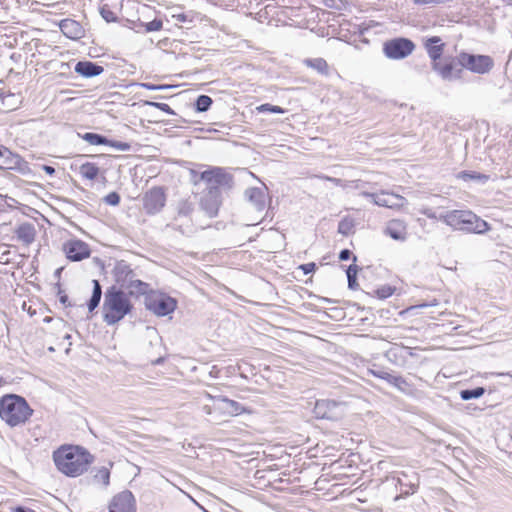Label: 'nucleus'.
<instances>
[{
	"instance_id": "aec40b11",
	"label": "nucleus",
	"mask_w": 512,
	"mask_h": 512,
	"mask_svg": "<svg viewBox=\"0 0 512 512\" xmlns=\"http://www.w3.org/2000/svg\"><path fill=\"white\" fill-rule=\"evenodd\" d=\"M245 198L257 210L263 211L266 205V194L264 189L258 187H250L245 190Z\"/></svg>"
},
{
	"instance_id": "f3484780",
	"label": "nucleus",
	"mask_w": 512,
	"mask_h": 512,
	"mask_svg": "<svg viewBox=\"0 0 512 512\" xmlns=\"http://www.w3.org/2000/svg\"><path fill=\"white\" fill-rule=\"evenodd\" d=\"M14 233L18 241L29 246L35 241L37 231L33 223L24 222L15 228Z\"/></svg>"
},
{
	"instance_id": "a878e982",
	"label": "nucleus",
	"mask_w": 512,
	"mask_h": 512,
	"mask_svg": "<svg viewBox=\"0 0 512 512\" xmlns=\"http://www.w3.org/2000/svg\"><path fill=\"white\" fill-rule=\"evenodd\" d=\"M114 275L116 282L121 284V286H125L133 278L134 273L129 264L125 261H120L115 266Z\"/></svg>"
},
{
	"instance_id": "f03ea898",
	"label": "nucleus",
	"mask_w": 512,
	"mask_h": 512,
	"mask_svg": "<svg viewBox=\"0 0 512 512\" xmlns=\"http://www.w3.org/2000/svg\"><path fill=\"white\" fill-rule=\"evenodd\" d=\"M133 308L128 295L116 286L109 287L102 305L103 321L107 325L120 322Z\"/></svg>"
},
{
	"instance_id": "5fc2aeb1",
	"label": "nucleus",
	"mask_w": 512,
	"mask_h": 512,
	"mask_svg": "<svg viewBox=\"0 0 512 512\" xmlns=\"http://www.w3.org/2000/svg\"><path fill=\"white\" fill-rule=\"evenodd\" d=\"M320 178L327 180L329 182H332L335 185H342V180L339 178H334V177H330V176H321Z\"/></svg>"
},
{
	"instance_id": "ea45409f",
	"label": "nucleus",
	"mask_w": 512,
	"mask_h": 512,
	"mask_svg": "<svg viewBox=\"0 0 512 512\" xmlns=\"http://www.w3.org/2000/svg\"><path fill=\"white\" fill-rule=\"evenodd\" d=\"M194 208L192 203L183 201L179 204L178 214L180 216H189L193 212Z\"/></svg>"
},
{
	"instance_id": "f704fd0d",
	"label": "nucleus",
	"mask_w": 512,
	"mask_h": 512,
	"mask_svg": "<svg viewBox=\"0 0 512 512\" xmlns=\"http://www.w3.org/2000/svg\"><path fill=\"white\" fill-rule=\"evenodd\" d=\"M212 103L211 97L200 95L196 100L195 107L198 112H206L211 107Z\"/></svg>"
},
{
	"instance_id": "39448f33",
	"label": "nucleus",
	"mask_w": 512,
	"mask_h": 512,
	"mask_svg": "<svg viewBox=\"0 0 512 512\" xmlns=\"http://www.w3.org/2000/svg\"><path fill=\"white\" fill-rule=\"evenodd\" d=\"M456 59L463 70L466 69L476 74H487L494 67V60L489 55H476L462 51L456 56Z\"/></svg>"
},
{
	"instance_id": "2eb2a0df",
	"label": "nucleus",
	"mask_w": 512,
	"mask_h": 512,
	"mask_svg": "<svg viewBox=\"0 0 512 512\" xmlns=\"http://www.w3.org/2000/svg\"><path fill=\"white\" fill-rule=\"evenodd\" d=\"M221 205V194L216 190L214 192L205 191L200 200V207L209 218L217 216L219 207Z\"/></svg>"
},
{
	"instance_id": "4468645a",
	"label": "nucleus",
	"mask_w": 512,
	"mask_h": 512,
	"mask_svg": "<svg viewBox=\"0 0 512 512\" xmlns=\"http://www.w3.org/2000/svg\"><path fill=\"white\" fill-rule=\"evenodd\" d=\"M469 216H465V220L462 222L461 231H465L467 233H475V234H483L490 230V225L480 217H478L475 213L470 210H467Z\"/></svg>"
},
{
	"instance_id": "72a5a7b5",
	"label": "nucleus",
	"mask_w": 512,
	"mask_h": 512,
	"mask_svg": "<svg viewBox=\"0 0 512 512\" xmlns=\"http://www.w3.org/2000/svg\"><path fill=\"white\" fill-rule=\"evenodd\" d=\"M358 273V267L355 264H352L346 270L347 279H348V287L352 290H355L358 286L356 277Z\"/></svg>"
},
{
	"instance_id": "bb28decb",
	"label": "nucleus",
	"mask_w": 512,
	"mask_h": 512,
	"mask_svg": "<svg viewBox=\"0 0 512 512\" xmlns=\"http://www.w3.org/2000/svg\"><path fill=\"white\" fill-rule=\"evenodd\" d=\"M217 402H219V409L224 410L229 415H239L243 412L244 408L243 406L238 403L237 401L228 399L226 397H215L214 398Z\"/></svg>"
},
{
	"instance_id": "680f3d73",
	"label": "nucleus",
	"mask_w": 512,
	"mask_h": 512,
	"mask_svg": "<svg viewBox=\"0 0 512 512\" xmlns=\"http://www.w3.org/2000/svg\"><path fill=\"white\" fill-rule=\"evenodd\" d=\"M376 197H379V194H377V193H372V196H371V197H369V199H370V200L375 204V199H376Z\"/></svg>"
},
{
	"instance_id": "09e8293b",
	"label": "nucleus",
	"mask_w": 512,
	"mask_h": 512,
	"mask_svg": "<svg viewBox=\"0 0 512 512\" xmlns=\"http://www.w3.org/2000/svg\"><path fill=\"white\" fill-rule=\"evenodd\" d=\"M447 0H413L415 5H430L435 6L438 4L445 3Z\"/></svg>"
},
{
	"instance_id": "9b49d317",
	"label": "nucleus",
	"mask_w": 512,
	"mask_h": 512,
	"mask_svg": "<svg viewBox=\"0 0 512 512\" xmlns=\"http://www.w3.org/2000/svg\"><path fill=\"white\" fill-rule=\"evenodd\" d=\"M313 413L318 419L337 420L341 417L342 411L336 401L322 399L315 403Z\"/></svg>"
},
{
	"instance_id": "6e6d98bb",
	"label": "nucleus",
	"mask_w": 512,
	"mask_h": 512,
	"mask_svg": "<svg viewBox=\"0 0 512 512\" xmlns=\"http://www.w3.org/2000/svg\"><path fill=\"white\" fill-rule=\"evenodd\" d=\"M101 14L106 21H111L113 12L102 9Z\"/></svg>"
},
{
	"instance_id": "7ed1b4c3",
	"label": "nucleus",
	"mask_w": 512,
	"mask_h": 512,
	"mask_svg": "<svg viewBox=\"0 0 512 512\" xmlns=\"http://www.w3.org/2000/svg\"><path fill=\"white\" fill-rule=\"evenodd\" d=\"M33 414L25 398L16 394H7L0 398V417L9 426L24 424Z\"/></svg>"
},
{
	"instance_id": "c756f323",
	"label": "nucleus",
	"mask_w": 512,
	"mask_h": 512,
	"mask_svg": "<svg viewBox=\"0 0 512 512\" xmlns=\"http://www.w3.org/2000/svg\"><path fill=\"white\" fill-rule=\"evenodd\" d=\"M82 139L88 142L90 145H106L109 143V139L103 135L87 132L82 136Z\"/></svg>"
},
{
	"instance_id": "c85d7f7f",
	"label": "nucleus",
	"mask_w": 512,
	"mask_h": 512,
	"mask_svg": "<svg viewBox=\"0 0 512 512\" xmlns=\"http://www.w3.org/2000/svg\"><path fill=\"white\" fill-rule=\"evenodd\" d=\"M82 177L88 180H95L99 174V167L95 163L86 162L79 168Z\"/></svg>"
},
{
	"instance_id": "1a4fd4ad",
	"label": "nucleus",
	"mask_w": 512,
	"mask_h": 512,
	"mask_svg": "<svg viewBox=\"0 0 512 512\" xmlns=\"http://www.w3.org/2000/svg\"><path fill=\"white\" fill-rule=\"evenodd\" d=\"M143 209L149 215L159 213L166 203V195L162 187H152L143 196Z\"/></svg>"
},
{
	"instance_id": "a211bd4d",
	"label": "nucleus",
	"mask_w": 512,
	"mask_h": 512,
	"mask_svg": "<svg viewBox=\"0 0 512 512\" xmlns=\"http://www.w3.org/2000/svg\"><path fill=\"white\" fill-rule=\"evenodd\" d=\"M405 203L406 200L404 197L385 191H382L379 197L375 199V205L392 209H399L403 207Z\"/></svg>"
},
{
	"instance_id": "49530a36",
	"label": "nucleus",
	"mask_w": 512,
	"mask_h": 512,
	"mask_svg": "<svg viewBox=\"0 0 512 512\" xmlns=\"http://www.w3.org/2000/svg\"><path fill=\"white\" fill-rule=\"evenodd\" d=\"M107 145L114 147L119 151H128L130 149V145L128 143L121 141L109 140V143Z\"/></svg>"
},
{
	"instance_id": "c9c22d12",
	"label": "nucleus",
	"mask_w": 512,
	"mask_h": 512,
	"mask_svg": "<svg viewBox=\"0 0 512 512\" xmlns=\"http://www.w3.org/2000/svg\"><path fill=\"white\" fill-rule=\"evenodd\" d=\"M459 177L464 179V180H477V181H480L482 183H485L489 179L488 175L481 174V173H478V172H470V171H462V172H460Z\"/></svg>"
},
{
	"instance_id": "8fccbe9b",
	"label": "nucleus",
	"mask_w": 512,
	"mask_h": 512,
	"mask_svg": "<svg viewBox=\"0 0 512 512\" xmlns=\"http://www.w3.org/2000/svg\"><path fill=\"white\" fill-rule=\"evenodd\" d=\"M300 269L304 272V274H309L315 271L316 264L314 262L302 264Z\"/></svg>"
},
{
	"instance_id": "052dcab7",
	"label": "nucleus",
	"mask_w": 512,
	"mask_h": 512,
	"mask_svg": "<svg viewBox=\"0 0 512 512\" xmlns=\"http://www.w3.org/2000/svg\"><path fill=\"white\" fill-rule=\"evenodd\" d=\"M360 196H363V197H366V198H369L372 196V193L370 192H366V191H363L360 193Z\"/></svg>"
},
{
	"instance_id": "4be33fe9",
	"label": "nucleus",
	"mask_w": 512,
	"mask_h": 512,
	"mask_svg": "<svg viewBox=\"0 0 512 512\" xmlns=\"http://www.w3.org/2000/svg\"><path fill=\"white\" fill-rule=\"evenodd\" d=\"M385 234L389 235L392 239L404 241L407 237V227L404 221L393 219L387 223Z\"/></svg>"
},
{
	"instance_id": "a19ab883",
	"label": "nucleus",
	"mask_w": 512,
	"mask_h": 512,
	"mask_svg": "<svg viewBox=\"0 0 512 512\" xmlns=\"http://www.w3.org/2000/svg\"><path fill=\"white\" fill-rule=\"evenodd\" d=\"M171 18L175 20L176 23L192 22V17L183 12L171 13Z\"/></svg>"
},
{
	"instance_id": "4d7b16f0",
	"label": "nucleus",
	"mask_w": 512,
	"mask_h": 512,
	"mask_svg": "<svg viewBox=\"0 0 512 512\" xmlns=\"http://www.w3.org/2000/svg\"><path fill=\"white\" fill-rule=\"evenodd\" d=\"M42 169L50 176L54 175L55 168L49 165H43Z\"/></svg>"
},
{
	"instance_id": "412c9836",
	"label": "nucleus",
	"mask_w": 512,
	"mask_h": 512,
	"mask_svg": "<svg viewBox=\"0 0 512 512\" xmlns=\"http://www.w3.org/2000/svg\"><path fill=\"white\" fill-rule=\"evenodd\" d=\"M424 47L432 63H437L441 60L444 51V43L441 42L440 37L432 36L428 38L424 43Z\"/></svg>"
},
{
	"instance_id": "69168bd1",
	"label": "nucleus",
	"mask_w": 512,
	"mask_h": 512,
	"mask_svg": "<svg viewBox=\"0 0 512 512\" xmlns=\"http://www.w3.org/2000/svg\"><path fill=\"white\" fill-rule=\"evenodd\" d=\"M505 374L504 373H500L499 376H504ZM506 375H508L510 378H512V373H507Z\"/></svg>"
},
{
	"instance_id": "c03bdc74",
	"label": "nucleus",
	"mask_w": 512,
	"mask_h": 512,
	"mask_svg": "<svg viewBox=\"0 0 512 512\" xmlns=\"http://www.w3.org/2000/svg\"><path fill=\"white\" fill-rule=\"evenodd\" d=\"M104 202L111 206H116L120 202V196L117 192H111L104 197Z\"/></svg>"
},
{
	"instance_id": "2f4dec72",
	"label": "nucleus",
	"mask_w": 512,
	"mask_h": 512,
	"mask_svg": "<svg viewBox=\"0 0 512 512\" xmlns=\"http://www.w3.org/2000/svg\"><path fill=\"white\" fill-rule=\"evenodd\" d=\"M485 393V389L483 387H476L474 389H466L460 392V397L462 400L468 401L471 399H476L481 397Z\"/></svg>"
},
{
	"instance_id": "423d86ee",
	"label": "nucleus",
	"mask_w": 512,
	"mask_h": 512,
	"mask_svg": "<svg viewBox=\"0 0 512 512\" xmlns=\"http://www.w3.org/2000/svg\"><path fill=\"white\" fill-rule=\"evenodd\" d=\"M415 49V44L408 38L397 37L383 44V52L389 59L399 60L408 57Z\"/></svg>"
},
{
	"instance_id": "7c9ffc66",
	"label": "nucleus",
	"mask_w": 512,
	"mask_h": 512,
	"mask_svg": "<svg viewBox=\"0 0 512 512\" xmlns=\"http://www.w3.org/2000/svg\"><path fill=\"white\" fill-rule=\"evenodd\" d=\"M94 481L97 483H102L104 487H107L110 483V469L107 467H101L97 469L94 474Z\"/></svg>"
},
{
	"instance_id": "473e14b6",
	"label": "nucleus",
	"mask_w": 512,
	"mask_h": 512,
	"mask_svg": "<svg viewBox=\"0 0 512 512\" xmlns=\"http://www.w3.org/2000/svg\"><path fill=\"white\" fill-rule=\"evenodd\" d=\"M306 64L322 74H327L328 72L327 62L322 58L308 59Z\"/></svg>"
},
{
	"instance_id": "9d476101",
	"label": "nucleus",
	"mask_w": 512,
	"mask_h": 512,
	"mask_svg": "<svg viewBox=\"0 0 512 512\" xmlns=\"http://www.w3.org/2000/svg\"><path fill=\"white\" fill-rule=\"evenodd\" d=\"M146 307L157 316H166L174 312L177 307V302L168 295L160 294L150 297L146 303Z\"/></svg>"
},
{
	"instance_id": "a18cd8bd",
	"label": "nucleus",
	"mask_w": 512,
	"mask_h": 512,
	"mask_svg": "<svg viewBox=\"0 0 512 512\" xmlns=\"http://www.w3.org/2000/svg\"><path fill=\"white\" fill-rule=\"evenodd\" d=\"M394 291H395V288H393L391 286H382L377 289V295L380 298L385 299V298L390 297L394 293Z\"/></svg>"
},
{
	"instance_id": "b1692460",
	"label": "nucleus",
	"mask_w": 512,
	"mask_h": 512,
	"mask_svg": "<svg viewBox=\"0 0 512 512\" xmlns=\"http://www.w3.org/2000/svg\"><path fill=\"white\" fill-rule=\"evenodd\" d=\"M59 26L62 33L70 39H79L83 36V27L75 20L64 19Z\"/></svg>"
},
{
	"instance_id": "de8ad7c7",
	"label": "nucleus",
	"mask_w": 512,
	"mask_h": 512,
	"mask_svg": "<svg viewBox=\"0 0 512 512\" xmlns=\"http://www.w3.org/2000/svg\"><path fill=\"white\" fill-rule=\"evenodd\" d=\"M141 86L147 90H166V89H170L172 88L173 86L171 85H166V84H161V85H156V84H152V83H142Z\"/></svg>"
},
{
	"instance_id": "13d9d810",
	"label": "nucleus",
	"mask_w": 512,
	"mask_h": 512,
	"mask_svg": "<svg viewBox=\"0 0 512 512\" xmlns=\"http://www.w3.org/2000/svg\"><path fill=\"white\" fill-rule=\"evenodd\" d=\"M14 512H36V511L33 509H30V508H27V507L18 506L14 509Z\"/></svg>"
},
{
	"instance_id": "6ab92c4d",
	"label": "nucleus",
	"mask_w": 512,
	"mask_h": 512,
	"mask_svg": "<svg viewBox=\"0 0 512 512\" xmlns=\"http://www.w3.org/2000/svg\"><path fill=\"white\" fill-rule=\"evenodd\" d=\"M467 210H451L446 213L439 214V220L443 221L446 225L450 226L454 230H461L462 222L465 220V216H469Z\"/></svg>"
},
{
	"instance_id": "cd10ccee",
	"label": "nucleus",
	"mask_w": 512,
	"mask_h": 512,
	"mask_svg": "<svg viewBox=\"0 0 512 512\" xmlns=\"http://www.w3.org/2000/svg\"><path fill=\"white\" fill-rule=\"evenodd\" d=\"M92 283H93V291H92L91 298L88 302V310L90 312L94 311L98 307V305L101 301V297H102V287H101L99 281L94 279L92 281Z\"/></svg>"
},
{
	"instance_id": "e433bc0d",
	"label": "nucleus",
	"mask_w": 512,
	"mask_h": 512,
	"mask_svg": "<svg viewBox=\"0 0 512 512\" xmlns=\"http://www.w3.org/2000/svg\"><path fill=\"white\" fill-rule=\"evenodd\" d=\"M125 286L133 289L138 294H145L148 289V284L144 283L141 280H133L132 278Z\"/></svg>"
},
{
	"instance_id": "5701e85b",
	"label": "nucleus",
	"mask_w": 512,
	"mask_h": 512,
	"mask_svg": "<svg viewBox=\"0 0 512 512\" xmlns=\"http://www.w3.org/2000/svg\"><path fill=\"white\" fill-rule=\"evenodd\" d=\"M75 72L85 78H91L103 73L104 68L91 61H79L75 65Z\"/></svg>"
},
{
	"instance_id": "6e6552de",
	"label": "nucleus",
	"mask_w": 512,
	"mask_h": 512,
	"mask_svg": "<svg viewBox=\"0 0 512 512\" xmlns=\"http://www.w3.org/2000/svg\"><path fill=\"white\" fill-rule=\"evenodd\" d=\"M0 169L15 170L22 175L31 172L27 161L3 145H0Z\"/></svg>"
},
{
	"instance_id": "4c0bfd02",
	"label": "nucleus",
	"mask_w": 512,
	"mask_h": 512,
	"mask_svg": "<svg viewBox=\"0 0 512 512\" xmlns=\"http://www.w3.org/2000/svg\"><path fill=\"white\" fill-rule=\"evenodd\" d=\"M257 110L259 112H270V113H276V114H283V113H285V110L282 107L276 106V105H272V104H269V103H265V104H262V105L258 106Z\"/></svg>"
},
{
	"instance_id": "20e7f679",
	"label": "nucleus",
	"mask_w": 512,
	"mask_h": 512,
	"mask_svg": "<svg viewBox=\"0 0 512 512\" xmlns=\"http://www.w3.org/2000/svg\"><path fill=\"white\" fill-rule=\"evenodd\" d=\"M200 180L206 184L207 192L217 191L221 194L222 189H230L233 185V177L221 167H212L200 174Z\"/></svg>"
},
{
	"instance_id": "79ce46f5",
	"label": "nucleus",
	"mask_w": 512,
	"mask_h": 512,
	"mask_svg": "<svg viewBox=\"0 0 512 512\" xmlns=\"http://www.w3.org/2000/svg\"><path fill=\"white\" fill-rule=\"evenodd\" d=\"M162 25H163L162 20L154 19L145 24V30L147 32L159 31L162 29Z\"/></svg>"
},
{
	"instance_id": "3c124183",
	"label": "nucleus",
	"mask_w": 512,
	"mask_h": 512,
	"mask_svg": "<svg viewBox=\"0 0 512 512\" xmlns=\"http://www.w3.org/2000/svg\"><path fill=\"white\" fill-rule=\"evenodd\" d=\"M422 214H424L427 218L429 219H437L439 220V215L436 214V212H434L432 209H424L422 211Z\"/></svg>"
},
{
	"instance_id": "f257e3e1",
	"label": "nucleus",
	"mask_w": 512,
	"mask_h": 512,
	"mask_svg": "<svg viewBox=\"0 0 512 512\" xmlns=\"http://www.w3.org/2000/svg\"><path fill=\"white\" fill-rule=\"evenodd\" d=\"M56 467L63 474L76 477L87 471L93 456L82 447L62 446L53 453Z\"/></svg>"
},
{
	"instance_id": "0eeeda50",
	"label": "nucleus",
	"mask_w": 512,
	"mask_h": 512,
	"mask_svg": "<svg viewBox=\"0 0 512 512\" xmlns=\"http://www.w3.org/2000/svg\"><path fill=\"white\" fill-rule=\"evenodd\" d=\"M432 70L444 81L452 82L462 78L463 69L456 57H445L437 63H432Z\"/></svg>"
},
{
	"instance_id": "ddd939ff",
	"label": "nucleus",
	"mask_w": 512,
	"mask_h": 512,
	"mask_svg": "<svg viewBox=\"0 0 512 512\" xmlns=\"http://www.w3.org/2000/svg\"><path fill=\"white\" fill-rule=\"evenodd\" d=\"M109 512H136L135 498L132 492L124 490L115 495L110 502Z\"/></svg>"
},
{
	"instance_id": "dca6fc26",
	"label": "nucleus",
	"mask_w": 512,
	"mask_h": 512,
	"mask_svg": "<svg viewBox=\"0 0 512 512\" xmlns=\"http://www.w3.org/2000/svg\"><path fill=\"white\" fill-rule=\"evenodd\" d=\"M397 483L400 486L401 496H409L414 494L419 486V477L417 473L400 472L397 476Z\"/></svg>"
},
{
	"instance_id": "864d4df0",
	"label": "nucleus",
	"mask_w": 512,
	"mask_h": 512,
	"mask_svg": "<svg viewBox=\"0 0 512 512\" xmlns=\"http://www.w3.org/2000/svg\"><path fill=\"white\" fill-rule=\"evenodd\" d=\"M219 374H220V369L216 366V365H213L210 370L208 371V375L210 378H218L219 377Z\"/></svg>"
},
{
	"instance_id": "0e129e2a",
	"label": "nucleus",
	"mask_w": 512,
	"mask_h": 512,
	"mask_svg": "<svg viewBox=\"0 0 512 512\" xmlns=\"http://www.w3.org/2000/svg\"><path fill=\"white\" fill-rule=\"evenodd\" d=\"M162 362H163V358H158V359H156L155 361H153L152 363H153L154 365H158V364H160V363H162Z\"/></svg>"
},
{
	"instance_id": "393cba45",
	"label": "nucleus",
	"mask_w": 512,
	"mask_h": 512,
	"mask_svg": "<svg viewBox=\"0 0 512 512\" xmlns=\"http://www.w3.org/2000/svg\"><path fill=\"white\" fill-rule=\"evenodd\" d=\"M368 372L377 378L385 380L400 390H403V387L407 385V382L403 377L392 375L384 369H370Z\"/></svg>"
},
{
	"instance_id": "e2e57ef3",
	"label": "nucleus",
	"mask_w": 512,
	"mask_h": 512,
	"mask_svg": "<svg viewBox=\"0 0 512 512\" xmlns=\"http://www.w3.org/2000/svg\"><path fill=\"white\" fill-rule=\"evenodd\" d=\"M435 305H437V302H436V301H434V302H433V303H431V304H426V303L421 304V305H419V307H427V306H435Z\"/></svg>"
},
{
	"instance_id": "bf43d9fd",
	"label": "nucleus",
	"mask_w": 512,
	"mask_h": 512,
	"mask_svg": "<svg viewBox=\"0 0 512 512\" xmlns=\"http://www.w3.org/2000/svg\"><path fill=\"white\" fill-rule=\"evenodd\" d=\"M60 296H59V300L62 304L64 305H67L68 303V296L66 294H61V292H59Z\"/></svg>"
},
{
	"instance_id": "58836bf2",
	"label": "nucleus",
	"mask_w": 512,
	"mask_h": 512,
	"mask_svg": "<svg viewBox=\"0 0 512 512\" xmlns=\"http://www.w3.org/2000/svg\"><path fill=\"white\" fill-rule=\"evenodd\" d=\"M353 228V223L349 219H343L338 224V232L342 235H348Z\"/></svg>"
},
{
	"instance_id": "603ef678",
	"label": "nucleus",
	"mask_w": 512,
	"mask_h": 512,
	"mask_svg": "<svg viewBox=\"0 0 512 512\" xmlns=\"http://www.w3.org/2000/svg\"><path fill=\"white\" fill-rule=\"evenodd\" d=\"M351 255H352V253H351V251H350V250H348V249H343V250H341V251H340V253H339V259H340L341 261H347V260H349V259H350Z\"/></svg>"
},
{
	"instance_id": "37998d69",
	"label": "nucleus",
	"mask_w": 512,
	"mask_h": 512,
	"mask_svg": "<svg viewBox=\"0 0 512 512\" xmlns=\"http://www.w3.org/2000/svg\"><path fill=\"white\" fill-rule=\"evenodd\" d=\"M147 105L149 106H152V107H155V108H158L159 110L163 111V112H166L168 114H171L173 115L174 114V111L172 110V108L166 104V103H160V102H146Z\"/></svg>"
},
{
	"instance_id": "f8f14e48",
	"label": "nucleus",
	"mask_w": 512,
	"mask_h": 512,
	"mask_svg": "<svg viewBox=\"0 0 512 512\" xmlns=\"http://www.w3.org/2000/svg\"><path fill=\"white\" fill-rule=\"evenodd\" d=\"M63 251L71 261H81L90 257L91 250L87 243L79 239H73L63 244Z\"/></svg>"
}]
</instances>
